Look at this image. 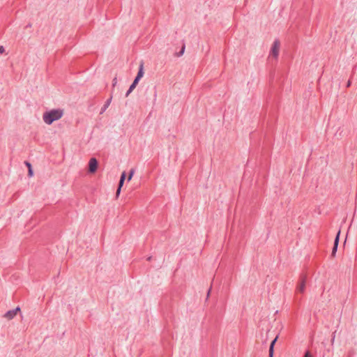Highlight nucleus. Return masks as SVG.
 I'll list each match as a JSON object with an SVG mask.
<instances>
[{
  "label": "nucleus",
  "instance_id": "1",
  "mask_svg": "<svg viewBox=\"0 0 357 357\" xmlns=\"http://www.w3.org/2000/svg\"><path fill=\"white\" fill-rule=\"evenodd\" d=\"M63 115V109H53L43 113V120L47 125H51L53 122L61 119Z\"/></svg>",
  "mask_w": 357,
  "mask_h": 357
},
{
  "label": "nucleus",
  "instance_id": "2",
  "mask_svg": "<svg viewBox=\"0 0 357 357\" xmlns=\"http://www.w3.org/2000/svg\"><path fill=\"white\" fill-rule=\"evenodd\" d=\"M280 43L278 40H275L269 54L270 57H273L277 59L279 55Z\"/></svg>",
  "mask_w": 357,
  "mask_h": 357
},
{
  "label": "nucleus",
  "instance_id": "3",
  "mask_svg": "<svg viewBox=\"0 0 357 357\" xmlns=\"http://www.w3.org/2000/svg\"><path fill=\"white\" fill-rule=\"evenodd\" d=\"M98 163L95 158H92L89 162V172L91 174L95 173L98 169Z\"/></svg>",
  "mask_w": 357,
  "mask_h": 357
},
{
  "label": "nucleus",
  "instance_id": "4",
  "mask_svg": "<svg viewBox=\"0 0 357 357\" xmlns=\"http://www.w3.org/2000/svg\"><path fill=\"white\" fill-rule=\"evenodd\" d=\"M306 279L302 276L296 287V292L303 294L305 291Z\"/></svg>",
  "mask_w": 357,
  "mask_h": 357
},
{
  "label": "nucleus",
  "instance_id": "5",
  "mask_svg": "<svg viewBox=\"0 0 357 357\" xmlns=\"http://www.w3.org/2000/svg\"><path fill=\"white\" fill-rule=\"evenodd\" d=\"M20 311V308L19 307H17L15 310H10V311L7 312L4 315V317L6 319H7L8 320H11L17 315V312Z\"/></svg>",
  "mask_w": 357,
  "mask_h": 357
},
{
  "label": "nucleus",
  "instance_id": "6",
  "mask_svg": "<svg viewBox=\"0 0 357 357\" xmlns=\"http://www.w3.org/2000/svg\"><path fill=\"white\" fill-rule=\"evenodd\" d=\"M126 172H122V174L121 175L119 183V187H118L116 192V197H119V195H120V192H121V188L123 187V183H124V181L126 179Z\"/></svg>",
  "mask_w": 357,
  "mask_h": 357
},
{
  "label": "nucleus",
  "instance_id": "7",
  "mask_svg": "<svg viewBox=\"0 0 357 357\" xmlns=\"http://www.w3.org/2000/svg\"><path fill=\"white\" fill-rule=\"evenodd\" d=\"M340 234V231H339L337 232V234L336 235V237L335 238L334 245H333V250H332V252H331V256L332 257H335V254H336V252H337V250L338 243H339Z\"/></svg>",
  "mask_w": 357,
  "mask_h": 357
},
{
  "label": "nucleus",
  "instance_id": "8",
  "mask_svg": "<svg viewBox=\"0 0 357 357\" xmlns=\"http://www.w3.org/2000/svg\"><path fill=\"white\" fill-rule=\"evenodd\" d=\"M278 336H276V337L271 342V344H270V347H269V353H271V354H273V352H274V345L278 340Z\"/></svg>",
  "mask_w": 357,
  "mask_h": 357
},
{
  "label": "nucleus",
  "instance_id": "9",
  "mask_svg": "<svg viewBox=\"0 0 357 357\" xmlns=\"http://www.w3.org/2000/svg\"><path fill=\"white\" fill-rule=\"evenodd\" d=\"M143 75H144L143 65H141L140 68H139V72L137 73V77L135 78L138 79L139 80L143 77Z\"/></svg>",
  "mask_w": 357,
  "mask_h": 357
},
{
  "label": "nucleus",
  "instance_id": "10",
  "mask_svg": "<svg viewBox=\"0 0 357 357\" xmlns=\"http://www.w3.org/2000/svg\"><path fill=\"white\" fill-rule=\"evenodd\" d=\"M139 81V80L138 79H136V78L135 79L134 82L130 86V91H132L134 90V89L136 87L137 84H138Z\"/></svg>",
  "mask_w": 357,
  "mask_h": 357
},
{
  "label": "nucleus",
  "instance_id": "11",
  "mask_svg": "<svg viewBox=\"0 0 357 357\" xmlns=\"http://www.w3.org/2000/svg\"><path fill=\"white\" fill-rule=\"evenodd\" d=\"M28 167H29V176H32L33 173V170H32V168H31V165L29 164V163H26Z\"/></svg>",
  "mask_w": 357,
  "mask_h": 357
},
{
  "label": "nucleus",
  "instance_id": "12",
  "mask_svg": "<svg viewBox=\"0 0 357 357\" xmlns=\"http://www.w3.org/2000/svg\"><path fill=\"white\" fill-rule=\"evenodd\" d=\"M135 174V169H132L130 171V174H129V176L128 177V181H130L133 176Z\"/></svg>",
  "mask_w": 357,
  "mask_h": 357
},
{
  "label": "nucleus",
  "instance_id": "13",
  "mask_svg": "<svg viewBox=\"0 0 357 357\" xmlns=\"http://www.w3.org/2000/svg\"><path fill=\"white\" fill-rule=\"evenodd\" d=\"M5 52V48L3 46H0V54H3Z\"/></svg>",
  "mask_w": 357,
  "mask_h": 357
},
{
  "label": "nucleus",
  "instance_id": "14",
  "mask_svg": "<svg viewBox=\"0 0 357 357\" xmlns=\"http://www.w3.org/2000/svg\"><path fill=\"white\" fill-rule=\"evenodd\" d=\"M304 357H312V355L309 351H306Z\"/></svg>",
  "mask_w": 357,
  "mask_h": 357
},
{
  "label": "nucleus",
  "instance_id": "15",
  "mask_svg": "<svg viewBox=\"0 0 357 357\" xmlns=\"http://www.w3.org/2000/svg\"><path fill=\"white\" fill-rule=\"evenodd\" d=\"M116 83H117V79H116V77H115V78L113 79V81H112V85H113V86H115V85L116 84Z\"/></svg>",
  "mask_w": 357,
  "mask_h": 357
},
{
  "label": "nucleus",
  "instance_id": "16",
  "mask_svg": "<svg viewBox=\"0 0 357 357\" xmlns=\"http://www.w3.org/2000/svg\"><path fill=\"white\" fill-rule=\"evenodd\" d=\"M335 337V333H333V337H332V339H331V344H333V342H334Z\"/></svg>",
  "mask_w": 357,
  "mask_h": 357
},
{
  "label": "nucleus",
  "instance_id": "17",
  "mask_svg": "<svg viewBox=\"0 0 357 357\" xmlns=\"http://www.w3.org/2000/svg\"><path fill=\"white\" fill-rule=\"evenodd\" d=\"M351 82L349 80L347 83V87H349L351 86Z\"/></svg>",
  "mask_w": 357,
  "mask_h": 357
},
{
  "label": "nucleus",
  "instance_id": "18",
  "mask_svg": "<svg viewBox=\"0 0 357 357\" xmlns=\"http://www.w3.org/2000/svg\"><path fill=\"white\" fill-rule=\"evenodd\" d=\"M132 91H130V89H128V91H127L126 93V97L129 96V94L131 93Z\"/></svg>",
  "mask_w": 357,
  "mask_h": 357
},
{
  "label": "nucleus",
  "instance_id": "19",
  "mask_svg": "<svg viewBox=\"0 0 357 357\" xmlns=\"http://www.w3.org/2000/svg\"><path fill=\"white\" fill-rule=\"evenodd\" d=\"M273 354H271V353H269V357H273Z\"/></svg>",
  "mask_w": 357,
  "mask_h": 357
}]
</instances>
